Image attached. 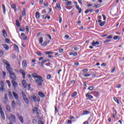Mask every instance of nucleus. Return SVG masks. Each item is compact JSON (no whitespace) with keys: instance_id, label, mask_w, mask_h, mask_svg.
Returning <instances> with one entry per match:
<instances>
[{"instance_id":"nucleus-1","label":"nucleus","mask_w":124,"mask_h":124,"mask_svg":"<svg viewBox=\"0 0 124 124\" xmlns=\"http://www.w3.org/2000/svg\"><path fill=\"white\" fill-rule=\"evenodd\" d=\"M31 76L34 78L35 79V82L37 83L38 86L39 87H41L42 86L43 82H44V80H43V78L42 77H40L37 75L36 73H33L31 74Z\"/></svg>"},{"instance_id":"nucleus-2","label":"nucleus","mask_w":124,"mask_h":124,"mask_svg":"<svg viewBox=\"0 0 124 124\" xmlns=\"http://www.w3.org/2000/svg\"><path fill=\"white\" fill-rule=\"evenodd\" d=\"M22 96L23 99L24 101L27 104H29V99H28V97H27V95H26V93L24 92H21Z\"/></svg>"},{"instance_id":"nucleus-3","label":"nucleus","mask_w":124,"mask_h":124,"mask_svg":"<svg viewBox=\"0 0 124 124\" xmlns=\"http://www.w3.org/2000/svg\"><path fill=\"white\" fill-rule=\"evenodd\" d=\"M0 114L2 119H3V120H5V116L4 115V112H3V110H2L1 106H0Z\"/></svg>"},{"instance_id":"nucleus-4","label":"nucleus","mask_w":124,"mask_h":124,"mask_svg":"<svg viewBox=\"0 0 124 124\" xmlns=\"http://www.w3.org/2000/svg\"><path fill=\"white\" fill-rule=\"evenodd\" d=\"M10 76L13 80H15L16 79V75L13 72V73L10 74Z\"/></svg>"},{"instance_id":"nucleus-5","label":"nucleus","mask_w":124,"mask_h":124,"mask_svg":"<svg viewBox=\"0 0 124 124\" xmlns=\"http://www.w3.org/2000/svg\"><path fill=\"white\" fill-rule=\"evenodd\" d=\"M19 72L21 74H22L23 79H25V78H26V72L25 71H24L23 69H20Z\"/></svg>"},{"instance_id":"nucleus-6","label":"nucleus","mask_w":124,"mask_h":124,"mask_svg":"<svg viewBox=\"0 0 124 124\" xmlns=\"http://www.w3.org/2000/svg\"><path fill=\"white\" fill-rule=\"evenodd\" d=\"M6 69H7L8 72H9V74H10L13 72V70L11 69V67H10V66H8L6 67Z\"/></svg>"},{"instance_id":"nucleus-7","label":"nucleus","mask_w":124,"mask_h":124,"mask_svg":"<svg viewBox=\"0 0 124 124\" xmlns=\"http://www.w3.org/2000/svg\"><path fill=\"white\" fill-rule=\"evenodd\" d=\"M22 67L23 68H27V61L25 60L22 61Z\"/></svg>"},{"instance_id":"nucleus-8","label":"nucleus","mask_w":124,"mask_h":124,"mask_svg":"<svg viewBox=\"0 0 124 124\" xmlns=\"http://www.w3.org/2000/svg\"><path fill=\"white\" fill-rule=\"evenodd\" d=\"M12 83L13 86L14 88H15V89L17 88V86H18V83H17V82H16L15 80H12Z\"/></svg>"},{"instance_id":"nucleus-9","label":"nucleus","mask_w":124,"mask_h":124,"mask_svg":"<svg viewBox=\"0 0 124 124\" xmlns=\"http://www.w3.org/2000/svg\"><path fill=\"white\" fill-rule=\"evenodd\" d=\"M13 94L14 95V97L15 99H18L19 96H18V94L17 93H16L15 92H13Z\"/></svg>"},{"instance_id":"nucleus-10","label":"nucleus","mask_w":124,"mask_h":124,"mask_svg":"<svg viewBox=\"0 0 124 124\" xmlns=\"http://www.w3.org/2000/svg\"><path fill=\"white\" fill-rule=\"evenodd\" d=\"M86 97H88L89 99H93V96L92 95H90L89 93H86Z\"/></svg>"},{"instance_id":"nucleus-11","label":"nucleus","mask_w":124,"mask_h":124,"mask_svg":"<svg viewBox=\"0 0 124 124\" xmlns=\"http://www.w3.org/2000/svg\"><path fill=\"white\" fill-rule=\"evenodd\" d=\"M22 84L24 88H25V89H26L27 87V81L25 80H22Z\"/></svg>"},{"instance_id":"nucleus-12","label":"nucleus","mask_w":124,"mask_h":124,"mask_svg":"<svg viewBox=\"0 0 124 124\" xmlns=\"http://www.w3.org/2000/svg\"><path fill=\"white\" fill-rule=\"evenodd\" d=\"M92 121H93V119H91V117H90L88 119V121H85L83 123V124H89V123H92Z\"/></svg>"},{"instance_id":"nucleus-13","label":"nucleus","mask_w":124,"mask_h":124,"mask_svg":"<svg viewBox=\"0 0 124 124\" xmlns=\"http://www.w3.org/2000/svg\"><path fill=\"white\" fill-rule=\"evenodd\" d=\"M92 45H93V46H96V45H99V42L96 41V42H94V41H93L92 43Z\"/></svg>"},{"instance_id":"nucleus-14","label":"nucleus","mask_w":124,"mask_h":124,"mask_svg":"<svg viewBox=\"0 0 124 124\" xmlns=\"http://www.w3.org/2000/svg\"><path fill=\"white\" fill-rule=\"evenodd\" d=\"M21 37H22L23 40H27L28 37H27L24 33H21Z\"/></svg>"},{"instance_id":"nucleus-15","label":"nucleus","mask_w":124,"mask_h":124,"mask_svg":"<svg viewBox=\"0 0 124 124\" xmlns=\"http://www.w3.org/2000/svg\"><path fill=\"white\" fill-rule=\"evenodd\" d=\"M70 56H74V57H77L78 56V53L77 52L74 53L73 52H71L69 53Z\"/></svg>"},{"instance_id":"nucleus-16","label":"nucleus","mask_w":124,"mask_h":124,"mask_svg":"<svg viewBox=\"0 0 124 124\" xmlns=\"http://www.w3.org/2000/svg\"><path fill=\"white\" fill-rule=\"evenodd\" d=\"M2 8L3 12L4 14V15H5V12L6 11V9L5 8V5H4V4H2Z\"/></svg>"},{"instance_id":"nucleus-17","label":"nucleus","mask_w":124,"mask_h":124,"mask_svg":"<svg viewBox=\"0 0 124 124\" xmlns=\"http://www.w3.org/2000/svg\"><path fill=\"white\" fill-rule=\"evenodd\" d=\"M3 63H4V64L7 65V66H10V64L9 63H8V62H7V61H6L5 60H3Z\"/></svg>"},{"instance_id":"nucleus-18","label":"nucleus","mask_w":124,"mask_h":124,"mask_svg":"<svg viewBox=\"0 0 124 124\" xmlns=\"http://www.w3.org/2000/svg\"><path fill=\"white\" fill-rule=\"evenodd\" d=\"M38 95L39 96H40V97H45V94H44V93L41 92H39Z\"/></svg>"},{"instance_id":"nucleus-19","label":"nucleus","mask_w":124,"mask_h":124,"mask_svg":"<svg viewBox=\"0 0 124 124\" xmlns=\"http://www.w3.org/2000/svg\"><path fill=\"white\" fill-rule=\"evenodd\" d=\"M18 119L22 124H24V119L23 118V116H18Z\"/></svg>"},{"instance_id":"nucleus-20","label":"nucleus","mask_w":124,"mask_h":124,"mask_svg":"<svg viewBox=\"0 0 124 124\" xmlns=\"http://www.w3.org/2000/svg\"><path fill=\"white\" fill-rule=\"evenodd\" d=\"M2 46L3 48L5 49V50H9V46H7L6 44L2 45Z\"/></svg>"},{"instance_id":"nucleus-21","label":"nucleus","mask_w":124,"mask_h":124,"mask_svg":"<svg viewBox=\"0 0 124 124\" xmlns=\"http://www.w3.org/2000/svg\"><path fill=\"white\" fill-rule=\"evenodd\" d=\"M6 108L7 111H8L9 112L11 111V108H10V106H9L8 105H6Z\"/></svg>"},{"instance_id":"nucleus-22","label":"nucleus","mask_w":124,"mask_h":124,"mask_svg":"<svg viewBox=\"0 0 124 124\" xmlns=\"http://www.w3.org/2000/svg\"><path fill=\"white\" fill-rule=\"evenodd\" d=\"M57 8H59V9H62V7L58 3H56V7H55V9H57Z\"/></svg>"},{"instance_id":"nucleus-23","label":"nucleus","mask_w":124,"mask_h":124,"mask_svg":"<svg viewBox=\"0 0 124 124\" xmlns=\"http://www.w3.org/2000/svg\"><path fill=\"white\" fill-rule=\"evenodd\" d=\"M93 9H87L85 11V14H88V13H89V12H93Z\"/></svg>"},{"instance_id":"nucleus-24","label":"nucleus","mask_w":124,"mask_h":124,"mask_svg":"<svg viewBox=\"0 0 124 124\" xmlns=\"http://www.w3.org/2000/svg\"><path fill=\"white\" fill-rule=\"evenodd\" d=\"M35 17L36 19H39V18H40V15H39V12H36Z\"/></svg>"},{"instance_id":"nucleus-25","label":"nucleus","mask_w":124,"mask_h":124,"mask_svg":"<svg viewBox=\"0 0 124 124\" xmlns=\"http://www.w3.org/2000/svg\"><path fill=\"white\" fill-rule=\"evenodd\" d=\"M31 98H32L34 102H36V101H37V99H36V96L35 95H33L31 97Z\"/></svg>"},{"instance_id":"nucleus-26","label":"nucleus","mask_w":124,"mask_h":124,"mask_svg":"<svg viewBox=\"0 0 124 124\" xmlns=\"http://www.w3.org/2000/svg\"><path fill=\"white\" fill-rule=\"evenodd\" d=\"M76 7L77 9H78V13H79V14H80L82 12V9H81V8L79 7V5H77Z\"/></svg>"},{"instance_id":"nucleus-27","label":"nucleus","mask_w":124,"mask_h":124,"mask_svg":"<svg viewBox=\"0 0 124 124\" xmlns=\"http://www.w3.org/2000/svg\"><path fill=\"white\" fill-rule=\"evenodd\" d=\"M90 111L88 110H84L83 111V112L82 113V115H89L90 114Z\"/></svg>"},{"instance_id":"nucleus-28","label":"nucleus","mask_w":124,"mask_h":124,"mask_svg":"<svg viewBox=\"0 0 124 124\" xmlns=\"http://www.w3.org/2000/svg\"><path fill=\"white\" fill-rule=\"evenodd\" d=\"M2 33L4 37L6 38L7 36V33H6V31H5V30H3L2 31Z\"/></svg>"},{"instance_id":"nucleus-29","label":"nucleus","mask_w":124,"mask_h":124,"mask_svg":"<svg viewBox=\"0 0 124 124\" xmlns=\"http://www.w3.org/2000/svg\"><path fill=\"white\" fill-rule=\"evenodd\" d=\"M15 50L16 51H17V52H19V46H17V45L15 44Z\"/></svg>"},{"instance_id":"nucleus-30","label":"nucleus","mask_w":124,"mask_h":124,"mask_svg":"<svg viewBox=\"0 0 124 124\" xmlns=\"http://www.w3.org/2000/svg\"><path fill=\"white\" fill-rule=\"evenodd\" d=\"M113 39L114 40H117V39H118V40H120L121 39V38L119 36H115L113 37Z\"/></svg>"},{"instance_id":"nucleus-31","label":"nucleus","mask_w":124,"mask_h":124,"mask_svg":"<svg viewBox=\"0 0 124 124\" xmlns=\"http://www.w3.org/2000/svg\"><path fill=\"white\" fill-rule=\"evenodd\" d=\"M113 99L115 101V102H117V104H120V102L119 101V100H118V98H117V97H113Z\"/></svg>"},{"instance_id":"nucleus-32","label":"nucleus","mask_w":124,"mask_h":124,"mask_svg":"<svg viewBox=\"0 0 124 124\" xmlns=\"http://www.w3.org/2000/svg\"><path fill=\"white\" fill-rule=\"evenodd\" d=\"M11 118L12 119V120H14V121H16V117L13 114H11Z\"/></svg>"},{"instance_id":"nucleus-33","label":"nucleus","mask_w":124,"mask_h":124,"mask_svg":"<svg viewBox=\"0 0 124 124\" xmlns=\"http://www.w3.org/2000/svg\"><path fill=\"white\" fill-rule=\"evenodd\" d=\"M105 23H106V22H105V21H103L102 22H101L99 24L100 27H103V26H104V25H105Z\"/></svg>"},{"instance_id":"nucleus-34","label":"nucleus","mask_w":124,"mask_h":124,"mask_svg":"<svg viewBox=\"0 0 124 124\" xmlns=\"http://www.w3.org/2000/svg\"><path fill=\"white\" fill-rule=\"evenodd\" d=\"M76 95H77V93L76 92H75L72 94L71 96H72V97H75V96H76Z\"/></svg>"},{"instance_id":"nucleus-35","label":"nucleus","mask_w":124,"mask_h":124,"mask_svg":"<svg viewBox=\"0 0 124 124\" xmlns=\"http://www.w3.org/2000/svg\"><path fill=\"white\" fill-rule=\"evenodd\" d=\"M12 108H15V101H14L12 102Z\"/></svg>"},{"instance_id":"nucleus-36","label":"nucleus","mask_w":124,"mask_h":124,"mask_svg":"<svg viewBox=\"0 0 124 124\" xmlns=\"http://www.w3.org/2000/svg\"><path fill=\"white\" fill-rule=\"evenodd\" d=\"M101 6V5L98 4V5H94L93 7H94L95 8H98Z\"/></svg>"},{"instance_id":"nucleus-37","label":"nucleus","mask_w":124,"mask_h":124,"mask_svg":"<svg viewBox=\"0 0 124 124\" xmlns=\"http://www.w3.org/2000/svg\"><path fill=\"white\" fill-rule=\"evenodd\" d=\"M11 7L12 8V9H14V10H15V9H16V5L13 4L11 5Z\"/></svg>"},{"instance_id":"nucleus-38","label":"nucleus","mask_w":124,"mask_h":124,"mask_svg":"<svg viewBox=\"0 0 124 124\" xmlns=\"http://www.w3.org/2000/svg\"><path fill=\"white\" fill-rule=\"evenodd\" d=\"M16 24L17 26V27H20V22H19V20H16Z\"/></svg>"},{"instance_id":"nucleus-39","label":"nucleus","mask_w":124,"mask_h":124,"mask_svg":"<svg viewBox=\"0 0 124 124\" xmlns=\"http://www.w3.org/2000/svg\"><path fill=\"white\" fill-rule=\"evenodd\" d=\"M25 15H26V10L24 9L22 12V16H24Z\"/></svg>"},{"instance_id":"nucleus-40","label":"nucleus","mask_w":124,"mask_h":124,"mask_svg":"<svg viewBox=\"0 0 124 124\" xmlns=\"http://www.w3.org/2000/svg\"><path fill=\"white\" fill-rule=\"evenodd\" d=\"M94 89V87L93 86H90L88 88V90H89L90 91H93Z\"/></svg>"},{"instance_id":"nucleus-41","label":"nucleus","mask_w":124,"mask_h":124,"mask_svg":"<svg viewBox=\"0 0 124 124\" xmlns=\"http://www.w3.org/2000/svg\"><path fill=\"white\" fill-rule=\"evenodd\" d=\"M47 45V42H44L43 44H41V46H43V47H45Z\"/></svg>"},{"instance_id":"nucleus-42","label":"nucleus","mask_w":124,"mask_h":124,"mask_svg":"<svg viewBox=\"0 0 124 124\" xmlns=\"http://www.w3.org/2000/svg\"><path fill=\"white\" fill-rule=\"evenodd\" d=\"M9 97L10 98H12V97H13V96L12 95V93H11V92H9Z\"/></svg>"},{"instance_id":"nucleus-43","label":"nucleus","mask_w":124,"mask_h":124,"mask_svg":"<svg viewBox=\"0 0 124 124\" xmlns=\"http://www.w3.org/2000/svg\"><path fill=\"white\" fill-rule=\"evenodd\" d=\"M46 78L47 79H48V80H49V79H51V78H52V76H51V75L48 74L46 76Z\"/></svg>"},{"instance_id":"nucleus-44","label":"nucleus","mask_w":124,"mask_h":124,"mask_svg":"<svg viewBox=\"0 0 124 124\" xmlns=\"http://www.w3.org/2000/svg\"><path fill=\"white\" fill-rule=\"evenodd\" d=\"M0 85L1 87H4V82L2 81H0Z\"/></svg>"},{"instance_id":"nucleus-45","label":"nucleus","mask_w":124,"mask_h":124,"mask_svg":"<svg viewBox=\"0 0 124 124\" xmlns=\"http://www.w3.org/2000/svg\"><path fill=\"white\" fill-rule=\"evenodd\" d=\"M45 54H46V55H50L51 54H53V52H50V51H46L45 52Z\"/></svg>"},{"instance_id":"nucleus-46","label":"nucleus","mask_w":124,"mask_h":124,"mask_svg":"<svg viewBox=\"0 0 124 124\" xmlns=\"http://www.w3.org/2000/svg\"><path fill=\"white\" fill-rule=\"evenodd\" d=\"M72 3V2L70 1H68L66 2V5H70Z\"/></svg>"},{"instance_id":"nucleus-47","label":"nucleus","mask_w":124,"mask_h":124,"mask_svg":"<svg viewBox=\"0 0 124 124\" xmlns=\"http://www.w3.org/2000/svg\"><path fill=\"white\" fill-rule=\"evenodd\" d=\"M88 70H89L88 69H84L82 70V72H83L85 74L86 72H88Z\"/></svg>"},{"instance_id":"nucleus-48","label":"nucleus","mask_w":124,"mask_h":124,"mask_svg":"<svg viewBox=\"0 0 124 124\" xmlns=\"http://www.w3.org/2000/svg\"><path fill=\"white\" fill-rule=\"evenodd\" d=\"M84 77H90L91 76V74H86L84 75Z\"/></svg>"},{"instance_id":"nucleus-49","label":"nucleus","mask_w":124,"mask_h":124,"mask_svg":"<svg viewBox=\"0 0 124 124\" xmlns=\"http://www.w3.org/2000/svg\"><path fill=\"white\" fill-rule=\"evenodd\" d=\"M8 102V99H4L3 101V103H4V104H6V103H7Z\"/></svg>"},{"instance_id":"nucleus-50","label":"nucleus","mask_w":124,"mask_h":124,"mask_svg":"<svg viewBox=\"0 0 124 124\" xmlns=\"http://www.w3.org/2000/svg\"><path fill=\"white\" fill-rule=\"evenodd\" d=\"M4 87H1L0 88V90L1 92H4Z\"/></svg>"},{"instance_id":"nucleus-51","label":"nucleus","mask_w":124,"mask_h":124,"mask_svg":"<svg viewBox=\"0 0 124 124\" xmlns=\"http://www.w3.org/2000/svg\"><path fill=\"white\" fill-rule=\"evenodd\" d=\"M5 41H6V43H8V44H9V43H10V40H9L7 38L5 39Z\"/></svg>"},{"instance_id":"nucleus-52","label":"nucleus","mask_w":124,"mask_h":124,"mask_svg":"<svg viewBox=\"0 0 124 124\" xmlns=\"http://www.w3.org/2000/svg\"><path fill=\"white\" fill-rule=\"evenodd\" d=\"M39 42L40 43V44H41L42 43V42H43V38H41L39 40Z\"/></svg>"},{"instance_id":"nucleus-53","label":"nucleus","mask_w":124,"mask_h":124,"mask_svg":"<svg viewBox=\"0 0 124 124\" xmlns=\"http://www.w3.org/2000/svg\"><path fill=\"white\" fill-rule=\"evenodd\" d=\"M38 110V109L37 108H33V112H37Z\"/></svg>"},{"instance_id":"nucleus-54","label":"nucleus","mask_w":124,"mask_h":124,"mask_svg":"<svg viewBox=\"0 0 124 124\" xmlns=\"http://www.w3.org/2000/svg\"><path fill=\"white\" fill-rule=\"evenodd\" d=\"M111 41L110 40H107L104 41V43H109Z\"/></svg>"},{"instance_id":"nucleus-55","label":"nucleus","mask_w":124,"mask_h":124,"mask_svg":"<svg viewBox=\"0 0 124 124\" xmlns=\"http://www.w3.org/2000/svg\"><path fill=\"white\" fill-rule=\"evenodd\" d=\"M62 69H60L58 71V74L59 76H61V72H62Z\"/></svg>"},{"instance_id":"nucleus-56","label":"nucleus","mask_w":124,"mask_h":124,"mask_svg":"<svg viewBox=\"0 0 124 124\" xmlns=\"http://www.w3.org/2000/svg\"><path fill=\"white\" fill-rule=\"evenodd\" d=\"M36 53L37 54V55H38V56H42V54L39 52H36Z\"/></svg>"},{"instance_id":"nucleus-57","label":"nucleus","mask_w":124,"mask_h":124,"mask_svg":"<svg viewBox=\"0 0 124 124\" xmlns=\"http://www.w3.org/2000/svg\"><path fill=\"white\" fill-rule=\"evenodd\" d=\"M19 31H25V28H21L20 29H19Z\"/></svg>"},{"instance_id":"nucleus-58","label":"nucleus","mask_w":124,"mask_h":124,"mask_svg":"<svg viewBox=\"0 0 124 124\" xmlns=\"http://www.w3.org/2000/svg\"><path fill=\"white\" fill-rule=\"evenodd\" d=\"M63 51H64V49H62V48H61V49L59 50V53H62Z\"/></svg>"},{"instance_id":"nucleus-59","label":"nucleus","mask_w":124,"mask_h":124,"mask_svg":"<svg viewBox=\"0 0 124 124\" xmlns=\"http://www.w3.org/2000/svg\"><path fill=\"white\" fill-rule=\"evenodd\" d=\"M43 19H46L47 18V16H46V15H44L43 16Z\"/></svg>"},{"instance_id":"nucleus-60","label":"nucleus","mask_w":124,"mask_h":124,"mask_svg":"<svg viewBox=\"0 0 124 124\" xmlns=\"http://www.w3.org/2000/svg\"><path fill=\"white\" fill-rule=\"evenodd\" d=\"M55 113H58V112H59L57 107H55Z\"/></svg>"},{"instance_id":"nucleus-61","label":"nucleus","mask_w":124,"mask_h":124,"mask_svg":"<svg viewBox=\"0 0 124 124\" xmlns=\"http://www.w3.org/2000/svg\"><path fill=\"white\" fill-rule=\"evenodd\" d=\"M107 38H108V39H112V38H113V36H112V35H109V36L107 37Z\"/></svg>"},{"instance_id":"nucleus-62","label":"nucleus","mask_w":124,"mask_h":124,"mask_svg":"<svg viewBox=\"0 0 124 124\" xmlns=\"http://www.w3.org/2000/svg\"><path fill=\"white\" fill-rule=\"evenodd\" d=\"M38 124H44V123H43V121H42L41 120L39 121Z\"/></svg>"},{"instance_id":"nucleus-63","label":"nucleus","mask_w":124,"mask_h":124,"mask_svg":"<svg viewBox=\"0 0 124 124\" xmlns=\"http://www.w3.org/2000/svg\"><path fill=\"white\" fill-rule=\"evenodd\" d=\"M4 99H8V98L7 97V94H5Z\"/></svg>"},{"instance_id":"nucleus-64","label":"nucleus","mask_w":124,"mask_h":124,"mask_svg":"<svg viewBox=\"0 0 124 124\" xmlns=\"http://www.w3.org/2000/svg\"><path fill=\"white\" fill-rule=\"evenodd\" d=\"M62 19L61 16H59V23H62Z\"/></svg>"}]
</instances>
